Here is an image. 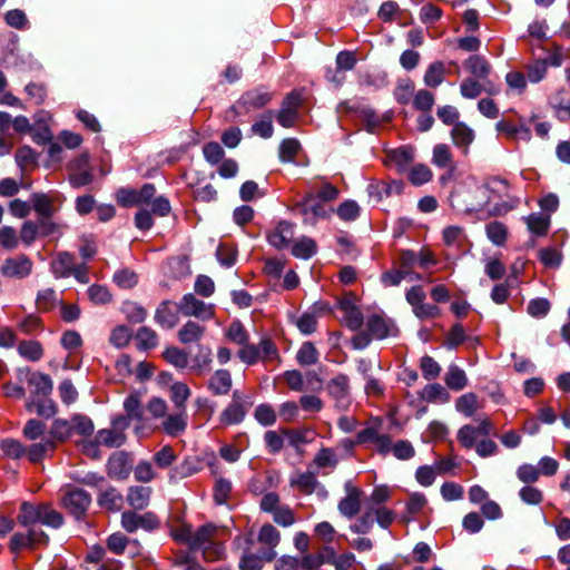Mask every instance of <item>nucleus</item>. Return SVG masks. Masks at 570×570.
Masks as SVG:
<instances>
[{
	"label": "nucleus",
	"instance_id": "57",
	"mask_svg": "<svg viewBox=\"0 0 570 570\" xmlns=\"http://www.w3.org/2000/svg\"><path fill=\"white\" fill-rule=\"evenodd\" d=\"M417 263V256L412 250H402L399 257V268L405 271L411 281L420 279V275L413 274L412 268Z\"/></svg>",
	"mask_w": 570,
	"mask_h": 570
},
{
	"label": "nucleus",
	"instance_id": "34",
	"mask_svg": "<svg viewBox=\"0 0 570 570\" xmlns=\"http://www.w3.org/2000/svg\"><path fill=\"white\" fill-rule=\"evenodd\" d=\"M316 252V242L311 237L302 236L301 238L293 242L292 254L297 258L308 259L314 256Z\"/></svg>",
	"mask_w": 570,
	"mask_h": 570
},
{
	"label": "nucleus",
	"instance_id": "35",
	"mask_svg": "<svg viewBox=\"0 0 570 570\" xmlns=\"http://www.w3.org/2000/svg\"><path fill=\"white\" fill-rule=\"evenodd\" d=\"M432 163L439 168L454 169V160L451 148L446 144H438L433 148Z\"/></svg>",
	"mask_w": 570,
	"mask_h": 570
},
{
	"label": "nucleus",
	"instance_id": "25",
	"mask_svg": "<svg viewBox=\"0 0 570 570\" xmlns=\"http://www.w3.org/2000/svg\"><path fill=\"white\" fill-rule=\"evenodd\" d=\"M26 407L30 413H36L43 419H50L57 413V405L49 396L29 399Z\"/></svg>",
	"mask_w": 570,
	"mask_h": 570
},
{
	"label": "nucleus",
	"instance_id": "9",
	"mask_svg": "<svg viewBox=\"0 0 570 570\" xmlns=\"http://www.w3.org/2000/svg\"><path fill=\"white\" fill-rule=\"evenodd\" d=\"M250 404L240 391H234L230 403L220 413V422L225 425L239 424L245 419Z\"/></svg>",
	"mask_w": 570,
	"mask_h": 570
},
{
	"label": "nucleus",
	"instance_id": "14",
	"mask_svg": "<svg viewBox=\"0 0 570 570\" xmlns=\"http://www.w3.org/2000/svg\"><path fill=\"white\" fill-rule=\"evenodd\" d=\"M26 382L29 389V399L50 396L53 384L49 375L41 372H29Z\"/></svg>",
	"mask_w": 570,
	"mask_h": 570
},
{
	"label": "nucleus",
	"instance_id": "31",
	"mask_svg": "<svg viewBox=\"0 0 570 570\" xmlns=\"http://www.w3.org/2000/svg\"><path fill=\"white\" fill-rule=\"evenodd\" d=\"M338 464V458L335 451L331 448H321L315 454L311 466H315L318 471L330 470L333 471Z\"/></svg>",
	"mask_w": 570,
	"mask_h": 570
},
{
	"label": "nucleus",
	"instance_id": "62",
	"mask_svg": "<svg viewBox=\"0 0 570 570\" xmlns=\"http://www.w3.org/2000/svg\"><path fill=\"white\" fill-rule=\"evenodd\" d=\"M301 148L298 140L294 138L284 139L279 145V158L284 163L293 161Z\"/></svg>",
	"mask_w": 570,
	"mask_h": 570
},
{
	"label": "nucleus",
	"instance_id": "32",
	"mask_svg": "<svg viewBox=\"0 0 570 570\" xmlns=\"http://www.w3.org/2000/svg\"><path fill=\"white\" fill-rule=\"evenodd\" d=\"M73 265V256L67 252H62L51 262V271L57 278H65L71 275Z\"/></svg>",
	"mask_w": 570,
	"mask_h": 570
},
{
	"label": "nucleus",
	"instance_id": "23",
	"mask_svg": "<svg viewBox=\"0 0 570 570\" xmlns=\"http://www.w3.org/2000/svg\"><path fill=\"white\" fill-rule=\"evenodd\" d=\"M188 424V414L186 410L169 414L163 422V429L169 436H178L185 432Z\"/></svg>",
	"mask_w": 570,
	"mask_h": 570
},
{
	"label": "nucleus",
	"instance_id": "11",
	"mask_svg": "<svg viewBox=\"0 0 570 570\" xmlns=\"http://www.w3.org/2000/svg\"><path fill=\"white\" fill-rule=\"evenodd\" d=\"M330 396L340 410H346L350 405V380L345 374H338L331 379L326 385Z\"/></svg>",
	"mask_w": 570,
	"mask_h": 570
},
{
	"label": "nucleus",
	"instance_id": "33",
	"mask_svg": "<svg viewBox=\"0 0 570 570\" xmlns=\"http://www.w3.org/2000/svg\"><path fill=\"white\" fill-rule=\"evenodd\" d=\"M205 326L194 321H188L178 331V340L183 344H190L202 340L205 334Z\"/></svg>",
	"mask_w": 570,
	"mask_h": 570
},
{
	"label": "nucleus",
	"instance_id": "19",
	"mask_svg": "<svg viewBox=\"0 0 570 570\" xmlns=\"http://www.w3.org/2000/svg\"><path fill=\"white\" fill-rule=\"evenodd\" d=\"M294 225L286 220H282L272 232L268 233L267 240L273 247L283 249L289 246L294 239Z\"/></svg>",
	"mask_w": 570,
	"mask_h": 570
},
{
	"label": "nucleus",
	"instance_id": "51",
	"mask_svg": "<svg viewBox=\"0 0 570 570\" xmlns=\"http://www.w3.org/2000/svg\"><path fill=\"white\" fill-rule=\"evenodd\" d=\"M252 132L262 138H271L274 132L273 128V112L268 111L252 125Z\"/></svg>",
	"mask_w": 570,
	"mask_h": 570
},
{
	"label": "nucleus",
	"instance_id": "16",
	"mask_svg": "<svg viewBox=\"0 0 570 570\" xmlns=\"http://www.w3.org/2000/svg\"><path fill=\"white\" fill-rule=\"evenodd\" d=\"M346 495L338 502V511L342 515L351 519L355 517L361 508V491L351 482L345 483Z\"/></svg>",
	"mask_w": 570,
	"mask_h": 570
},
{
	"label": "nucleus",
	"instance_id": "55",
	"mask_svg": "<svg viewBox=\"0 0 570 570\" xmlns=\"http://www.w3.org/2000/svg\"><path fill=\"white\" fill-rule=\"evenodd\" d=\"M296 360L304 366L314 365L318 361V351L312 342H305L299 347Z\"/></svg>",
	"mask_w": 570,
	"mask_h": 570
},
{
	"label": "nucleus",
	"instance_id": "5",
	"mask_svg": "<svg viewBox=\"0 0 570 570\" xmlns=\"http://www.w3.org/2000/svg\"><path fill=\"white\" fill-rule=\"evenodd\" d=\"M33 269V262L24 254L7 257L1 266L0 274L8 279L21 281L29 277Z\"/></svg>",
	"mask_w": 570,
	"mask_h": 570
},
{
	"label": "nucleus",
	"instance_id": "28",
	"mask_svg": "<svg viewBox=\"0 0 570 570\" xmlns=\"http://www.w3.org/2000/svg\"><path fill=\"white\" fill-rule=\"evenodd\" d=\"M151 488L145 485H132L127 492V502L135 510H142L148 507Z\"/></svg>",
	"mask_w": 570,
	"mask_h": 570
},
{
	"label": "nucleus",
	"instance_id": "7",
	"mask_svg": "<svg viewBox=\"0 0 570 570\" xmlns=\"http://www.w3.org/2000/svg\"><path fill=\"white\" fill-rule=\"evenodd\" d=\"M178 312L187 317H196L200 321H209L215 315V307L212 304L198 299L194 294H185L176 305Z\"/></svg>",
	"mask_w": 570,
	"mask_h": 570
},
{
	"label": "nucleus",
	"instance_id": "58",
	"mask_svg": "<svg viewBox=\"0 0 570 570\" xmlns=\"http://www.w3.org/2000/svg\"><path fill=\"white\" fill-rule=\"evenodd\" d=\"M432 177V170L424 164L414 165L409 173V180L415 186L429 183Z\"/></svg>",
	"mask_w": 570,
	"mask_h": 570
},
{
	"label": "nucleus",
	"instance_id": "54",
	"mask_svg": "<svg viewBox=\"0 0 570 570\" xmlns=\"http://www.w3.org/2000/svg\"><path fill=\"white\" fill-rule=\"evenodd\" d=\"M164 358L173 366L185 370L188 366V354L178 347H168L163 353Z\"/></svg>",
	"mask_w": 570,
	"mask_h": 570
},
{
	"label": "nucleus",
	"instance_id": "20",
	"mask_svg": "<svg viewBox=\"0 0 570 570\" xmlns=\"http://www.w3.org/2000/svg\"><path fill=\"white\" fill-rule=\"evenodd\" d=\"M366 327L371 337L375 340H383L397 334L394 323L379 315L371 316L366 322Z\"/></svg>",
	"mask_w": 570,
	"mask_h": 570
},
{
	"label": "nucleus",
	"instance_id": "15",
	"mask_svg": "<svg viewBox=\"0 0 570 570\" xmlns=\"http://www.w3.org/2000/svg\"><path fill=\"white\" fill-rule=\"evenodd\" d=\"M482 92L497 95L499 89L490 82L470 77L463 79L460 83V94L465 99H475Z\"/></svg>",
	"mask_w": 570,
	"mask_h": 570
},
{
	"label": "nucleus",
	"instance_id": "52",
	"mask_svg": "<svg viewBox=\"0 0 570 570\" xmlns=\"http://www.w3.org/2000/svg\"><path fill=\"white\" fill-rule=\"evenodd\" d=\"M225 334L230 342L239 346L249 341V334L240 321H233Z\"/></svg>",
	"mask_w": 570,
	"mask_h": 570
},
{
	"label": "nucleus",
	"instance_id": "48",
	"mask_svg": "<svg viewBox=\"0 0 570 570\" xmlns=\"http://www.w3.org/2000/svg\"><path fill=\"white\" fill-rule=\"evenodd\" d=\"M190 394V389L183 382H175L170 386V399L178 410H186V402Z\"/></svg>",
	"mask_w": 570,
	"mask_h": 570
},
{
	"label": "nucleus",
	"instance_id": "18",
	"mask_svg": "<svg viewBox=\"0 0 570 570\" xmlns=\"http://www.w3.org/2000/svg\"><path fill=\"white\" fill-rule=\"evenodd\" d=\"M109 476L117 480H125L132 470L130 456L126 452L114 453L107 464Z\"/></svg>",
	"mask_w": 570,
	"mask_h": 570
},
{
	"label": "nucleus",
	"instance_id": "12",
	"mask_svg": "<svg viewBox=\"0 0 570 570\" xmlns=\"http://www.w3.org/2000/svg\"><path fill=\"white\" fill-rule=\"evenodd\" d=\"M498 134L503 135L507 139L514 142H530L532 138L531 129L520 119L519 124H514L509 119H501L495 124Z\"/></svg>",
	"mask_w": 570,
	"mask_h": 570
},
{
	"label": "nucleus",
	"instance_id": "6",
	"mask_svg": "<svg viewBox=\"0 0 570 570\" xmlns=\"http://www.w3.org/2000/svg\"><path fill=\"white\" fill-rule=\"evenodd\" d=\"M273 98V95L263 88H255L244 92L236 104L232 107V110L236 116L245 115L252 110L261 109L268 105Z\"/></svg>",
	"mask_w": 570,
	"mask_h": 570
},
{
	"label": "nucleus",
	"instance_id": "24",
	"mask_svg": "<svg viewBox=\"0 0 570 570\" xmlns=\"http://www.w3.org/2000/svg\"><path fill=\"white\" fill-rule=\"evenodd\" d=\"M30 203L35 212L42 218H51L58 210L55 198L48 194L35 193L30 196Z\"/></svg>",
	"mask_w": 570,
	"mask_h": 570
},
{
	"label": "nucleus",
	"instance_id": "2",
	"mask_svg": "<svg viewBox=\"0 0 570 570\" xmlns=\"http://www.w3.org/2000/svg\"><path fill=\"white\" fill-rule=\"evenodd\" d=\"M18 521L24 527L41 523L58 529L63 523V517L48 504H33L23 502L20 507Z\"/></svg>",
	"mask_w": 570,
	"mask_h": 570
},
{
	"label": "nucleus",
	"instance_id": "64",
	"mask_svg": "<svg viewBox=\"0 0 570 570\" xmlns=\"http://www.w3.org/2000/svg\"><path fill=\"white\" fill-rule=\"evenodd\" d=\"M553 108L559 120H570V98L563 97L561 92L558 94L553 101Z\"/></svg>",
	"mask_w": 570,
	"mask_h": 570
},
{
	"label": "nucleus",
	"instance_id": "1",
	"mask_svg": "<svg viewBox=\"0 0 570 570\" xmlns=\"http://www.w3.org/2000/svg\"><path fill=\"white\" fill-rule=\"evenodd\" d=\"M508 184L504 179L494 178L488 185H472L460 187L451 194V205L466 213L485 212L490 216H499L508 213L513 206L495 204L491 206L492 194L507 191Z\"/></svg>",
	"mask_w": 570,
	"mask_h": 570
},
{
	"label": "nucleus",
	"instance_id": "41",
	"mask_svg": "<svg viewBox=\"0 0 570 570\" xmlns=\"http://www.w3.org/2000/svg\"><path fill=\"white\" fill-rule=\"evenodd\" d=\"M442 239L445 246L459 249L462 247L464 240L466 239V235L462 227L451 225L443 229Z\"/></svg>",
	"mask_w": 570,
	"mask_h": 570
},
{
	"label": "nucleus",
	"instance_id": "63",
	"mask_svg": "<svg viewBox=\"0 0 570 570\" xmlns=\"http://www.w3.org/2000/svg\"><path fill=\"white\" fill-rule=\"evenodd\" d=\"M264 560H266L265 553L263 556H257L245 550L239 561V568L240 570H262Z\"/></svg>",
	"mask_w": 570,
	"mask_h": 570
},
{
	"label": "nucleus",
	"instance_id": "4",
	"mask_svg": "<svg viewBox=\"0 0 570 570\" xmlns=\"http://www.w3.org/2000/svg\"><path fill=\"white\" fill-rule=\"evenodd\" d=\"M69 171L68 180L73 188L87 186L94 180V173L89 165V154L82 153L70 160L67 165Z\"/></svg>",
	"mask_w": 570,
	"mask_h": 570
},
{
	"label": "nucleus",
	"instance_id": "27",
	"mask_svg": "<svg viewBox=\"0 0 570 570\" xmlns=\"http://www.w3.org/2000/svg\"><path fill=\"white\" fill-rule=\"evenodd\" d=\"M155 321L164 328H173L178 323V314L173 302L164 301L159 304L155 313Z\"/></svg>",
	"mask_w": 570,
	"mask_h": 570
},
{
	"label": "nucleus",
	"instance_id": "22",
	"mask_svg": "<svg viewBox=\"0 0 570 570\" xmlns=\"http://www.w3.org/2000/svg\"><path fill=\"white\" fill-rule=\"evenodd\" d=\"M463 67L471 75L470 78L484 81H487L492 70L490 62L484 57L479 55L470 56L463 62Z\"/></svg>",
	"mask_w": 570,
	"mask_h": 570
},
{
	"label": "nucleus",
	"instance_id": "40",
	"mask_svg": "<svg viewBox=\"0 0 570 570\" xmlns=\"http://www.w3.org/2000/svg\"><path fill=\"white\" fill-rule=\"evenodd\" d=\"M55 442L50 438L41 439L40 442L35 443L27 448L26 456L32 463L40 462L48 451L55 449Z\"/></svg>",
	"mask_w": 570,
	"mask_h": 570
},
{
	"label": "nucleus",
	"instance_id": "56",
	"mask_svg": "<svg viewBox=\"0 0 570 570\" xmlns=\"http://www.w3.org/2000/svg\"><path fill=\"white\" fill-rule=\"evenodd\" d=\"M455 409L465 416H472L478 410V396L472 392L461 395L455 402Z\"/></svg>",
	"mask_w": 570,
	"mask_h": 570
},
{
	"label": "nucleus",
	"instance_id": "44",
	"mask_svg": "<svg viewBox=\"0 0 570 570\" xmlns=\"http://www.w3.org/2000/svg\"><path fill=\"white\" fill-rule=\"evenodd\" d=\"M135 340L137 342V347L144 351L151 350L158 345L157 333L147 326H142L137 331Z\"/></svg>",
	"mask_w": 570,
	"mask_h": 570
},
{
	"label": "nucleus",
	"instance_id": "26",
	"mask_svg": "<svg viewBox=\"0 0 570 570\" xmlns=\"http://www.w3.org/2000/svg\"><path fill=\"white\" fill-rule=\"evenodd\" d=\"M258 541L269 548L265 552L266 561H272L276 557L274 549L281 541L279 531L272 524H264L258 532Z\"/></svg>",
	"mask_w": 570,
	"mask_h": 570
},
{
	"label": "nucleus",
	"instance_id": "43",
	"mask_svg": "<svg viewBox=\"0 0 570 570\" xmlns=\"http://www.w3.org/2000/svg\"><path fill=\"white\" fill-rule=\"evenodd\" d=\"M444 76H445L444 63L441 61H435L428 67L425 75H424V83L428 87L436 88L443 82Z\"/></svg>",
	"mask_w": 570,
	"mask_h": 570
},
{
	"label": "nucleus",
	"instance_id": "3",
	"mask_svg": "<svg viewBox=\"0 0 570 570\" xmlns=\"http://www.w3.org/2000/svg\"><path fill=\"white\" fill-rule=\"evenodd\" d=\"M217 532L218 528L213 524L199 527L196 531H193L191 549H202L206 559L220 558L223 547L215 543Z\"/></svg>",
	"mask_w": 570,
	"mask_h": 570
},
{
	"label": "nucleus",
	"instance_id": "8",
	"mask_svg": "<svg viewBox=\"0 0 570 570\" xmlns=\"http://www.w3.org/2000/svg\"><path fill=\"white\" fill-rule=\"evenodd\" d=\"M61 503L77 519L81 518L91 503V497L82 489L67 487L63 489Z\"/></svg>",
	"mask_w": 570,
	"mask_h": 570
},
{
	"label": "nucleus",
	"instance_id": "42",
	"mask_svg": "<svg viewBox=\"0 0 570 570\" xmlns=\"http://www.w3.org/2000/svg\"><path fill=\"white\" fill-rule=\"evenodd\" d=\"M341 309L343 311V321L350 330L356 331L362 326L363 315L356 306L343 303Z\"/></svg>",
	"mask_w": 570,
	"mask_h": 570
},
{
	"label": "nucleus",
	"instance_id": "60",
	"mask_svg": "<svg viewBox=\"0 0 570 570\" xmlns=\"http://www.w3.org/2000/svg\"><path fill=\"white\" fill-rule=\"evenodd\" d=\"M3 454L10 459L17 460L26 456L27 448L21 444L18 440L7 439L1 442L0 445Z\"/></svg>",
	"mask_w": 570,
	"mask_h": 570
},
{
	"label": "nucleus",
	"instance_id": "49",
	"mask_svg": "<svg viewBox=\"0 0 570 570\" xmlns=\"http://www.w3.org/2000/svg\"><path fill=\"white\" fill-rule=\"evenodd\" d=\"M488 238L497 246H502L508 237V228L501 222H491L485 226Z\"/></svg>",
	"mask_w": 570,
	"mask_h": 570
},
{
	"label": "nucleus",
	"instance_id": "21",
	"mask_svg": "<svg viewBox=\"0 0 570 570\" xmlns=\"http://www.w3.org/2000/svg\"><path fill=\"white\" fill-rule=\"evenodd\" d=\"M297 207L304 215L312 214L314 217L323 219L328 218L334 212L333 208L323 205V202L320 200L315 194L305 195L303 199L297 203Z\"/></svg>",
	"mask_w": 570,
	"mask_h": 570
},
{
	"label": "nucleus",
	"instance_id": "37",
	"mask_svg": "<svg viewBox=\"0 0 570 570\" xmlns=\"http://www.w3.org/2000/svg\"><path fill=\"white\" fill-rule=\"evenodd\" d=\"M122 495L112 487L100 490L98 504L107 510L116 511L121 508Z\"/></svg>",
	"mask_w": 570,
	"mask_h": 570
},
{
	"label": "nucleus",
	"instance_id": "38",
	"mask_svg": "<svg viewBox=\"0 0 570 570\" xmlns=\"http://www.w3.org/2000/svg\"><path fill=\"white\" fill-rule=\"evenodd\" d=\"M125 434L112 428L100 430L96 434V442L108 448H119L125 443Z\"/></svg>",
	"mask_w": 570,
	"mask_h": 570
},
{
	"label": "nucleus",
	"instance_id": "29",
	"mask_svg": "<svg viewBox=\"0 0 570 570\" xmlns=\"http://www.w3.org/2000/svg\"><path fill=\"white\" fill-rule=\"evenodd\" d=\"M451 138L453 144L463 149V153L466 154L469 150V146L474 140V131L464 122H456L451 130Z\"/></svg>",
	"mask_w": 570,
	"mask_h": 570
},
{
	"label": "nucleus",
	"instance_id": "17",
	"mask_svg": "<svg viewBox=\"0 0 570 570\" xmlns=\"http://www.w3.org/2000/svg\"><path fill=\"white\" fill-rule=\"evenodd\" d=\"M207 390L214 396H225L233 387L232 374L228 370L219 368L216 370L207 381Z\"/></svg>",
	"mask_w": 570,
	"mask_h": 570
},
{
	"label": "nucleus",
	"instance_id": "36",
	"mask_svg": "<svg viewBox=\"0 0 570 570\" xmlns=\"http://www.w3.org/2000/svg\"><path fill=\"white\" fill-rule=\"evenodd\" d=\"M317 483L315 473L311 471L293 475L289 480L291 487L297 488L305 494H311L315 490Z\"/></svg>",
	"mask_w": 570,
	"mask_h": 570
},
{
	"label": "nucleus",
	"instance_id": "59",
	"mask_svg": "<svg viewBox=\"0 0 570 570\" xmlns=\"http://www.w3.org/2000/svg\"><path fill=\"white\" fill-rule=\"evenodd\" d=\"M539 261L548 268L560 266L562 255L559 249L553 247L541 248L538 253Z\"/></svg>",
	"mask_w": 570,
	"mask_h": 570
},
{
	"label": "nucleus",
	"instance_id": "30",
	"mask_svg": "<svg viewBox=\"0 0 570 570\" xmlns=\"http://www.w3.org/2000/svg\"><path fill=\"white\" fill-rule=\"evenodd\" d=\"M212 350L209 347H200L198 353L191 360L190 371L195 375L202 376L212 370Z\"/></svg>",
	"mask_w": 570,
	"mask_h": 570
},
{
	"label": "nucleus",
	"instance_id": "46",
	"mask_svg": "<svg viewBox=\"0 0 570 570\" xmlns=\"http://www.w3.org/2000/svg\"><path fill=\"white\" fill-rule=\"evenodd\" d=\"M18 353L28 361L37 362L43 355V348L37 341H22L18 345Z\"/></svg>",
	"mask_w": 570,
	"mask_h": 570
},
{
	"label": "nucleus",
	"instance_id": "10",
	"mask_svg": "<svg viewBox=\"0 0 570 570\" xmlns=\"http://www.w3.org/2000/svg\"><path fill=\"white\" fill-rule=\"evenodd\" d=\"M357 443L372 445L373 449L382 455H386L391 452V438L387 434H382L380 426L376 425H371L358 431Z\"/></svg>",
	"mask_w": 570,
	"mask_h": 570
},
{
	"label": "nucleus",
	"instance_id": "13",
	"mask_svg": "<svg viewBox=\"0 0 570 570\" xmlns=\"http://www.w3.org/2000/svg\"><path fill=\"white\" fill-rule=\"evenodd\" d=\"M158 519L151 512L138 514L132 511H126L121 514V525L127 532H135L138 529L153 530L158 527Z\"/></svg>",
	"mask_w": 570,
	"mask_h": 570
},
{
	"label": "nucleus",
	"instance_id": "39",
	"mask_svg": "<svg viewBox=\"0 0 570 570\" xmlns=\"http://www.w3.org/2000/svg\"><path fill=\"white\" fill-rule=\"evenodd\" d=\"M525 223L529 230L537 235L543 236L548 233L550 227V216L542 213H533L525 217Z\"/></svg>",
	"mask_w": 570,
	"mask_h": 570
},
{
	"label": "nucleus",
	"instance_id": "45",
	"mask_svg": "<svg viewBox=\"0 0 570 570\" xmlns=\"http://www.w3.org/2000/svg\"><path fill=\"white\" fill-rule=\"evenodd\" d=\"M445 383L451 390H463L468 384L465 372L456 365H451L445 375Z\"/></svg>",
	"mask_w": 570,
	"mask_h": 570
},
{
	"label": "nucleus",
	"instance_id": "47",
	"mask_svg": "<svg viewBox=\"0 0 570 570\" xmlns=\"http://www.w3.org/2000/svg\"><path fill=\"white\" fill-rule=\"evenodd\" d=\"M61 301L52 288H45L38 292L36 298L37 308L41 312H48L56 307Z\"/></svg>",
	"mask_w": 570,
	"mask_h": 570
},
{
	"label": "nucleus",
	"instance_id": "61",
	"mask_svg": "<svg viewBox=\"0 0 570 570\" xmlns=\"http://www.w3.org/2000/svg\"><path fill=\"white\" fill-rule=\"evenodd\" d=\"M176 459L177 455L170 445L163 446L153 455V461L159 469H168Z\"/></svg>",
	"mask_w": 570,
	"mask_h": 570
},
{
	"label": "nucleus",
	"instance_id": "50",
	"mask_svg": "<svg viewBox=\"0 0 570 570\" xmlns=\"http://www.w3.org/2000/svg\"><path fill=\"white\" fill-rule=\"evenodd\" d=\"M132 472L135 480L140 483H149L158 476L153 463L145 460L139 461L136 466L132 468Z\"/></svg>",
	"mask_w": 570,
	"mask_h": 570
},
{
	"label": "nucleus",
	"instance_id": "53",
	"mask_svg": "<svg viewBox=\"0 0 570 570\" xmlns=\"http://www.w3.org/2000/svg\"><path fill=\"white\" fill-rule=\"evenodd\" d=\"M283 434L287 439L291 446L298 449L303 444H307L312 441V432L307 429L303 430H289L283 429Z\"/></svg>",
	"mask_w": 570,
	"mask_h": 570
}]
</instances>
